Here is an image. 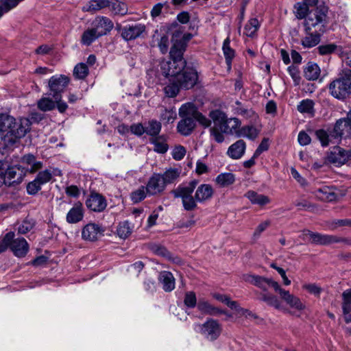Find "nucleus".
I'll use <instances>...</instances> for the list:
<instances>
[{
  "instance_id": "obj_32",
  "label": "nucleus",
  "mask_w": 351,
  "mask_h": 351,
  "mask_svg": "<svg viewBox=\"0 0 351 351\" xmlns=\"http://www.w3.org/2000/svg\"><path fill=\"white\" fill-rule=\"evenodd\" d=\"M181 171L180 168L170 167L160 174L164 182L167 185L176 182L180 178Z\"/></svg>"
},
{
  "instance_id": "obj_4",
  "label": "nucleus",
  "mask_w": 351,
  "mask_h": 351,
  "mask_svg": "<svg viewBox=\"0 0 351 351\" xmlns=\"http://www.w3.org/2000/svg\"><path fill=\"white\" fill-rule=\"evenodd\" d=\"M327 22V12L324 9L315 8L309 10L304 20L306 32L323 33Z\"/></svg>"
},
{
  "instance_id": "obj_62",
  "label": "nucleus",
  "mask_w": 351,
  "mask_h": 351,
  "mask_svg": "<svg viewBox=\"0 0 351 351\" xmlns=\"http://www.w3.org/2000/svg\"><path fill=\"white\" fill-rule=\"evenodd\" d=\"M337 46L335 44L322 45L318 47L319 52L321 55H328L334 52Z\"/></svg>"
},
{
  "instance_id": "obj_55",
  "label": "nucleus",
  "mask_w": 351,
  "mask_h": 351,
  "mask_svg": "<svg viewBox=\"0 0 351 351\" xmlns=\"http://www.w3.org/2000/svg\"><path fill=\"white\" fill-rule=\"evenodd\" d=\"M53 172L50 169H45L39 171L36 178L43 185L49 182L53 178Z\"/></svg>"
},
{
  "instance_id": "obj_23",
  "label": "nucleus",
  "mask_w": 351,
  "mask_h": 351,
  "mask_svg": "<svg viewBox=\"0 0 351 351\" xmlns=\"http://www.w3.org/2000/svg\"><path fill=\"white\" fill-rule=\"evenodd\" d=\"M84 208L81 202L75 203L66 215V220L69 223H76L83 219Z\"/></svg>"
},
{
  "instance_id": "obj_53",
  "label": "nucleus",
  "mask_w": 351,
  "mask_h": 351,
  "mask_svg": "<svg viewBox=\"0 0 351 351\" xmlns=\"http://www.w3.org/2000/svg\"><path fill=\"white\" fill-rule=\"evenodd\" d=\"M317 138L320 141L322 146H328L330 142H332L333 138L331 137L330 133L328 134L324 130H318L315 132Z\"/></svg>"
},
{
  "instance_id": "obj_59",
  "label": "nucleus",
  "mask_w": 351,
  "mask_h": 351,
  "mask_svg": "<svg viewBox=\"0 0 351 351\" xmlns=\"http://www.w3.org/2000/svg\"><path fill=\"white\" fill-rule=\"evenodd\" d=\"M184 303L189 308H194L197 304L195 293L193 291L186 292L185 294Z\"/></svg>"
},
{
  "instance_id": "obj_47",
  "label": "nucleus",
  "mask_w": 351,
  "mask_h": 351,
  "mask_svg": "<svg viewBox=\"0 0 351 351\" xmlns=\"http://www.w3.org/2000/svg\"><path fill=\"white\" fill-rule=\"evenodd\" d=\"M49 97H43L38 101V108L44 112L50 111L56 108L55 100H52Z\"/></svg>"
},
{
  "instance_id": "obj_41",
  "label": "nucleus",
  "mask_w": 351,
  "mask_h": 351,
  "mask_svg": "<svg viewBox=\"0 0 351 351\" xmlns=\"http://www.w3.org/2000/svg\"><path fill=\"white\" fill-rule=\"evenodd\" d=\"M230 38H226L223 41L222 47L226 62L229 69L231 68L232 60L234 57V51L230 47Z\"/></svg>"
},
{
  "instance_id": "obj_48",
  "label": "nucleus",
  "mask_w": 351,
  "mask_h": 351,
  "mask_svg": "<svg viewBox=\"0 0 351 351\" xmlns=\"http://www.w3.org/2000/svg\"><path fill=\"white\" fill-rule=\"evenodd\" d=\"M88 74V68L84 63L77 64L73 69V75L76 79L84 80Z\"/></svg>"
},
{
  "instance_id": "obj_26",
  "label": "nucleus",
  "mask_w": 351,
  "mask_h": 351,
  "mask_svg": "<svg viewBox=\"0 0 351 351\" xmlns=\"http://www.w3.org/2000/svg\"><path fill=\"white\" fill-rule=\"evenodd\" d=\"M213 189L210 184H203L199 186L195 191V198L198 202L210 199L213 195Z\"/></svg>"
},
{
  "instance_id": "obj_52",
  "label": "nucleus",
  "mask_w": 351,
  "mask_h": 351,
  "mask_svg": "<svg viewBox=\"0 0 351 351\" xmlns=\"http://www.w3.org/2000/svg\"><path fill=\"white\" fill-rule=\"evenodd\" d=\"M15 237L13 232H8L0 241V254L5 252L8 247L11 250L12 239Z\"/></svg>"
},
{
  "instance_id": "obj_57",
  "label": "nucleus",
  "mask_w": 351,
  "mask_h": 351,
  "mask_svg": "<svg viewBox=\"0 0 351 351\" xmlns=\"http://www.w3.org/2000/svg\"><path fill=\"white\" fill-rule=\"evenodd\" d=\"M235 110L238 114L243 116L245 117H252L254 114V112L251 108H247L243 106L240 101H237Z\"/></svg>"
},
{
  "instance_id": "obj_14",
  "label": "nucleus",
  "mask_w": 351,
  "mask_h": 351,
  "mask_svg": "<svg viewBox=\"0 0 351 351\" xmlns=\"http://www.w3.org/2000/svg\"><path fill=\"white\" fill-rule=\"evenodd\" d=\"M201 332L208 339L214 341L220 335L221 328L217 321L210 319L201 326Z\"/></svg>"
},
{
  "instance_id": "obj_28",
  "label": "nucleus",
  "mask_w": 351,
  "mask_h": 351,
  "mask_svg": "<svg viewBox=\"0 0 351 351\" xmlns=\"http://www.w3.org/2000/svg\"><path fill=\"white\" fill-rule=\"evenodd\" d=\"M245 147V143L239 140L229 147L227 154L232 159H239L244 154Z\"/></svg>"
},
{
  "instance_id": "obj_35",
  "label": "nucleus",
  "mask_w": 351,
  "mask_h": 351,
  "mask_svg": "<svg viewBox=\"0 0 351 351\" xmlns=\"http://www.w3.org/2000/svg\"><path fill=\"white\" fill-rule=\"evenodd\" d=\"M215 181L220 187H228L235 182V176L232 173H222L216 177Z\"/></svg>"
},
{
  "instance_id": "obj_44",
  "label": "nucleus",
  "mask_w": 351,
  "mask_h": 351,
  "mask_svg": "<svg viewBox=\"0 0 351 351\" xmlns=\"http://www.w3.org/2000/svg\"><path fill=\"white\" fill-rule=\"evenodd\" d=\"M261 300L268 305L274 307L276 309L285 311V308L282 307L280 301L274 295L263 293L261 295Z\"/></svg>"
},
{
  "instance_id": "obj_46",
  "label": "nucleus",
  "mask_w": 351,
  "mask_h": 351,
  "mask_svg": "<svg viewBox=\"0 0 351 351\" xmlns=\"http://www.w3.org/2000/svg\"><path fill=\"white\" fill-rule=\"evenodd\" d=\"M181 88L180 84L176 81L173 82V78H169V84L164 88V91L167 97H174L178 95Z\"/></svg>"
},
{
  "instance_id": "obj_36",
  "label": "nucleus",
  "mask_w": 351,
  "mask_h": 351,
  "mask_svg": "<svg viewBox=\"0 0 351 351\" xmlns=\"http://www.w3.org/2000/svg\"><path fill=\"white\" fill-rule=\"evenodd\" d=\"M150 142L154 145V150L158 153L164 154L168 150V145L164 136L152 137Z\"/></svg>"
},
{
  "instance_id": "obj_58",
  "label": "nucleus",
  "mask_w": 351,
  "mask_h": 351,
  "mask_svg": "<svg viewBox=\"0 0 351 351\" xmlns=\"http://www.w3.org/2000/svg\"><path fill=\"white\" fill-rule=\"evenodd\" d=\"M42 184L35 178L27 185V192L29 195H36L42 187Z\"/></svg>"
},
{
  "instance_id": "obj_24",
  "label": "nucleus",
  "mask_w": 351,
  "mask_h": 351,
  "mask_svg": "<svg viewBox=\"0 0 351 351\" xmlns=\"http://www.w3.org/2000/svg\"><path fill=\"white\" fill-rule=\"evenodd\" d=\"M158 280L165 292H171L175 289L176 280L170 271H162L160 272Z\"/></svg>"
},
{
  "instance_id": "obj_42",
  "label": "nucleus",
  "mask_w": 351,
  "mask_h": 351,
  "mask_svg": "<svg viewBox=\"0 0 351 351\" xmlns=\"http://www.w3.org/2000/svg\"><path fill=\"white\" fill-rule=\"evenodd\" d=\"M145 128L147 134L156 137L161 130V123L156 120H152L145 125Z\"/></svg>"
},
{
  "instance_id": "obj_15",
  "label": "nucleus",
  "mask_w": 351,
  "mask_h": 351,
  "mask_svg": "<svg viewBox=\"0 0 351 351\" xmlns=\"http://www.w3.org/2000/svg\"><path fill=\"white\" fill-rule=\"evenodd\" d=\"M86 205L94 212H102L107 206V202L101 194L92 193L86 199Z\"/></svg>"
},
{
  "instance_id": "obj_49",
  "label": "nucleus",
  "mask_w": 351,
  "mask_h": 351,
  "mask_svg": "<svg viewBox=\"0 0 351 351\" xmlns=\"http://www.w3.org/2000/svg\"><path fill=\"white\" fill-rule=\"evenodd\" d=\"M213 297L218 301L226 304L231 309H237L238 303L236 301L231 300L230 297L227 295L214 293Z\"/></svg>"
},
{
  "instance_id": "obj_22",
  "label": "nucleus",
  "mask_w": 351,
  "mask_h": 351,
  "mask_svg": "<svg viewBox=\"0 0 351 351\" xmlns=\"http://www.w3.org/2000/svg\"><path fill=\"white\" fill-rule=\"evenodd\" d=\"M182 120L178 123L177 129L179 133L184 136L189 135L195 127V122L192 115L180 116Z\"/></svg>"
},
{
  "instance_id": "obj_8",
  "label": "nucleus",
  "mask_w": 351,
  "mask_h": 351,
  "mask_svg": "<svg viewBox=\"0 0 351 351\" xmlns=\"http://www.w3.org/2000/svg\"><path fill=\"white\" fill-rule=\"evenodd\" d=\"M69 82V79L65 75L53 76L49 80L50 92L48 96H51L53 99L62 98L61 93L64 91Z\"/></svg>"
},
{
  "instance_id": "obj_31",
  "label": "nucleus",
  "mask_w": 351,
  "mask_h": 351,
  "mask_svg": "<svg viewBox=\"0 0 351 351\" xmlns=\"http://www.w3.org/2000/svg\"><path fill=\"white\" fill-rule=\"evenodd\" d=\"M108 5V0H90L82 8V10L84 12L95 13L101 9L107 8Z\"/></svg>"
},
{
  "instance_id": "obj_17",
  "label": "nucleus",
  "mask_w": 351,
  "mask_h": 351,
  "mask_svg": "<svg viewBox=\"0 0 351 351\" xmlns=\"http://www.w3.org/2000/svg\"><path fill=\"white\" fill-rule=\"evenodd\" d=\"M280 298L286 302L291 308L298 311H302L305 308V305L302 302L300 299L289 291H286L281 287L278 291Z\"/></svg>"
},
{
  "instance_id": "obj_20",
  "label": "nucleus",
  "mask_w": 351,
  "mask_h": 351,
  "mask_svg": "<svg viewBox=\"0 0 351 351\" xmlns=\"http://www.w3.org/2000/svg\"><path fill=\"white\" fill-rule=\"evenodd\" d=\"M11 251L16 257H24L29 251V245L24 238L18 237L14 239V237L12 239Z\"/></svg>"
},
{
  "instance_id": "obj_51",
  "label": "nucleus",
  "mask_w": 351,
  "mask_h": 351,
  "mask_svg": "<svg viewBox=\"0 0 351 351\" xmlns=\"http://www.w3.org/2000/svg\"><path fill=\"white\" fill-rule=\"evenodd\" d=\"M117 232L120 238L125 239L131 234L132 228L128 221H123L119 223Z\"/></svg>"
},
{
  "instance_id": "obj_60",
  "label": "nucleus",
  "mask_w": 351,
  "mask_h": 351,
  "mask_svg": "<svg viewBox=\"0 0 351 351\" xmlns=\"http://www.w3.org/2000/svg\"><path fill=\"white\" fill-rule=\"evenodd\" d=\"M183 207L186 210L190 211L194 210L197 207L196 199L195 197L189 196L182 199Z\"/></svg>"
},
{
  "instance_id": "obj_21",
  "label": "nucleus",
  "mask_w": 351,
  "mask_h": 351,
  "mask_svg": "<svg viewBox=\"0 0 351 351\" xmlns=\"http://www.w3.org/2000/svg\"><path fill=\"white\" fill-rule=\"evenodd\" d=\"M145 30V25L141 23L125 26L122 29L121 36L125 40H131L140 36Z\"/></svg>"
},
{
  "instance_id": "obj_1",
  "label": "nucleus",
  "mask_w": 351,
  "mask_h": 351,
  "mask_svg": "<svg viewBox=\"0 0 351 351\" xmlns=\"http://www.w3.org/2000/svg\"><path fill=\"white\" fill-rule=\"evenodd\" d=\"M31 122L27 118L16 120L12 116L0 115V136L6 145H12L30 130Z\"/></svg>"
},
{
  "instance_id": "obj_10",
  "label": "nucleus",
  "mask_w": 351,
  "mask_h": 351,
  "mask_svg": "<svg viewBox=\"0 0 351 351\" xmlns=\"http://www.w3.org/2000/svg\"><path fill=\"white\" fill-rule=\"evenodd\" d=\"M186 64V62L185 60L177 62L170 59L169 60H162L160 63V69L165 77L174 78L184 69Z\"/></svg>"
},
{
  "instance_id": "obj_25",
  "label": "nucleus",
  "mask_w": 351,
  "mask_h": 351,
  "mask_svg": "<svg viewBox=\"0 0 351 351\" xmlns=\"http://www.w3.org/2000/svg\"><path fill=\"white\" fill-rule=\"evenodd\" d=\"M197 184V181L194 180L191 181L187 185H180L175 190L172 191L175 197H180L182 199L189 197L192 195L194 189Z\"/></svg>"
},
{
  "instance_id": "obj_18",
  "label": "nucleus",
  "mask_w": 351,
  "mask_h": 351,
  "mask_svg": "<svg viewBox=\"0 0 351 351\" xmlns=\"http://www.w3.org/2000/svg\"><path fill=\"white\" fill-rule=\"evenodd\" d=\"M104 230L95 223H88L82 230V239L86 241H94L103 235Z\"/></svg>"
},
{
  "instance_id": "obj_6",
  "label": "nucleus",
  "mask_w": 351,
  "mask_h": 351,
  "mask_svg": "<svg viewBox=\"0 0 351 351\" xmlns=\"http://www.w3.org/2000/svg\"><path fill=\"white\" fill-rule=\"evenodd\" d=\"M302 237L304 240L306 239V237H309L312 243L322 245H330L344 241L343 239L335 235L322 234L318 232H311L308 230H304Z\"/></svg>"
},
{
  "instance_id": "obj_54",
  "label": "nucleus",
  "mask_w": 351,
  "mask_h": 351,
  "mask_svg": "<svg viewBox=\"0 0 351 351\" xmlns=\"http://www.w3.org/2000/svg\"><path fill=\"white\" fill-rule=\"evenodd\" d=\"M146 187L141 186L130 194V197L134 203H138L146 197Z\"/></svg>"
},
{
  "instance_id": "obj_63",
  "label": "nucleus",
  "mask_w": 351,
  "mask_h": 351,
  "mask_svg": "<svg viewBox=\"0 0 351 351\" xmlns=\"http://www.w3.org/2000/svg\"><path fill=\"white\" fill-rule=\"evenodd\" d=\"M34 223L29 220H25L23 223L19 226L18 232L19 234H26L29 231H30L34 227Z\"/></svg>"
},
{
  "instance_id": "obj_5",
  "label": "nucleus",
  "mask_w": 351,
  "mask_h": 351,
  "mask_svg": "<svg viewBox=\"0 0 351 351\" xmlns=\"http://www.w3.org/2000/svg\"><path fill=\"white\" fill-rule=\"evenodd\" d=\"M326 160L336 167H340L351 160V149L335 146L327 154Z\"/></svg>"
},
{
  "instance_id": "obj_29",
  "label": "nucleus",
  "mask_w": 351,
  "mask_h": 351,
  "mask_svg": "<svg viewBox=\"0 0 351 351\" xmlns=\"http://www.w3.org/2000/svg\"><path fill=\"white\" fill-rule=\"evenodd\" d=\"M185 42L182 40H176L170 50V59L179 62L180 60H185L183 58V53L185 51Z\"/></svg>"
},
{
  "instance_id": "obj_7",
  "label": "nucleus",
  "mask_w": 351,
  "mask_h": 351,
  "mask_svg": "<svg viewBox=\"0 0 351 351\" xmlns=\"http://www.w3.org/2000/svg\"><path fill=\"white\" fill-rule=\"evenodd\" d=\"M302 237L304 240L306 239V237H309L312 243L322 245H330L344 241L343 239L335 235L322 234L318 232H311L308 230H304Z\"/></svg>"
},
{
  "instance_id": "obj_13",
  "label": "nucleus",
  "mask_w": 351,
  "mask_h": 351,
  "mask_svg": "<svg viewBox=\"0 0 351 351\" xmlns=\"http://www.w3.org/2000/svg\"><path fill=\"white\" fill-rule=\"evenodd\" d=\"M244 280L265 291L267 290L268 287H272L276 292H278L280 287V285L272 279L258 276L246 275L244 276Z\"/></svg>"
},
{
  "instance_id": "obj_33",
  "label": "nucleus",
  "mask_w": 351,
  "mask_h": 351,
  "mask_svg": "<svg viewBox=\"0 0 351 351\" xmlns=\"http://www.w3.org/2000/svg\"><path fill=\"white\" fill-rule=\"evenodd\" d=\"M316 197L326 202H332L336 199L335 193L328 186H324L315 191Z\"/></svg>"
},
{
  "instance_id": "obj_12",
  "label": "nucleus",
  "mask_w": 351,
  "mask_h": 351,
  "mask_svg": "<svg viewBox=\"0 0 351 351\" xmlns=\"http://www.w3.org/2000/svg\"><path fill=\"white\" fill-rule=\"evenodd\" d=\"M166 186L161 174L154 173L147 183L146 191L150 195H160L165 190Z\"/></svg>"
},
{
  "instance_id": "obj_19",
  "label": "nucleus",
  "mask_w": 351,
  "mask_h": 351,
  "mask_svg": "<svg viewBox=\"0 0 351 351\" xmlns=\"http://www.w3.org/2000/svg\"><path fill=\"white\" fill-rule=\"evenodd\" d=\"M350 125L345 119H339L337 120L334 125L333 129L330 131V136L334 140H336L333 143L341 141V138L346 133H350Z\"/></svg>"
},
{
  "instance_id": "obj_61",
  "label": "nucleus",
  "mask_w": 351,
  "mask_h": 351,
  "mask_svg": "<svg viewBox=\"0 0 351 351\" xmlns=\"http://www.w3.org/2000/svg\"><path fill=\"white\" fill-rule=\"evenodd\" d=\"M186 149L182 145H177L172 151V157L176 160H182L186 154Z\"/></svg>"
},
{
  "instance_id": "obj_27",
  "label": "nucleus",
  "mask_w": 351,
  "mask_h": 351,
  "mask_svg": "<svg viewBox=\"0 0 351 351\" xmlns=\"http://www.w3.org/2000/svg\"><path fill=\"white\" fill-rule=\"evenodd\" d=\"M21 162L27 166V171L31 173L43 168V164L40 161L36 160L35 156L32 154H27L21 158Z\"/></svg>"
},
{
  "instance_id": "obj_37",
  "label": "nucleus",
  "mask_w": 351,
  "mask_h": 351,
  "mask_svg": "<svg viewBox=\"0 0 351 351\" xmlns=\"http://www.w3.org/2000/svg\"><path fill=\"white\" fill-rule=\"evenodd\" d=\"M306 33L307 35L302 40V44L304 47L311 48L319 43L322 33H314L313 31Z\"/></svg>"
},
{
  "instance_id": "obj_38",
  "label": "nucleus",
  "mask_w": 351,
  "mask_h": 351,
  "mask_svg": "<svg viewBox=\"0 0 351 351\" xmlns=\"http://www.w3.org/2000/svg\"><path fill=\"white\" fill-rule=\"evenodd\" d=\"M304 73L307 80H315L319 76L320 69L317 64L309 62L305 67Z\"/></svg>"
},
{
  "instance_id": "obj_11",
  "label": "nucleus",
  "mask_w": 351,
  "mask_h": 351,
  "mask_svg": "<svg viewBox=\"0 0 351 351\" xmlns=\"http://www.w3.org/2000/svg\"><path fill=\"white\" fill-rule=\"evenodd\" d=\"M179 115H192L194 120L198 121L200 125L205 128H208L211 125V121L199 112L195 105L191 103L183 104L179 109Z\"/></svg>"
},
{
  "instance_id": "obj_43",
  "label": "nucleus",
  "mask_w": 351,
  "mask_h": 351,
  "mask_svg": "<svg viewBox=\"0 0 351 351\" xmlns=\"http://www.w3.org/2000/svg\"><path fill=\"white\" fill-rule=\"evenodd\" d=\"M101 37L93 27L86 29L82 36L81 41L85 45H90L96 39Z\"/></svg>"
},
{
  "instance_id": "obj_16",
  "label": "nucleus",
  "mask_w": 351,
  "mask_h": 351,
  "mask_svg": "<svg viewBox=\"0 0 351 351\" xmlns=\"http://www.w3.org/2000/svg\"><path fill=\"white\" fill-rule=\"evenodd\" d=\"M93 27L100 36L106 35L114 27L113 22L108 17L97 16L93 21Z\"/></svg>"
},
{
  "instance_id": "obj_50",
  "label": "nucleus",
  "mask_w": 351,
  "mask_h": 351,
  "mask_svg": "<svg viewBox=\"0 0 351 351\" xmlns=\"http://www.w3.org/2000/svg\"><path fill=\"white\" fill-rule=\"evenodd\" d=\"M20 170L19 166L12 167L8 168L5 171V182L3 184H8L10 185L12 183V180L14 179L16 176L17 171ZM15 180H13L12 182H14Z\"/></svg>"
},
{
  "instance_id": "obj_64",
  "label": "nucleus",
  "mask_w": 351,
  "mask_h": 351,
  "mask_svg": "<svg viewBox=\"0 0 351 351\" xmlns=\"http://www.w3.org/2000/svg\"><path fill=\"white\" fill-rule=\"evenodd\" d=\"M351 226V220L350 219H337L332 221L329 224V228L330 230H335L338 227L340 226Z\"/></svg>"
},
{
  "instance_id": "obj_34",
  "label": "nucleus",
  "mask_w": 351,
  "mask_h": 351,
  "mask_svg": "<svg viewBox=\"0 0 351 351\" xmlns=\"http://www.w3.org/2000/svg\"><path fill=\"white\" fill-rule=\"evenodd\" d=\"M259 134V130L252 125H245L237 129L236 135L238 137H246L249 139H255Z\"/></svg>"
},
{
  "instance_id": "obj_3",
  "label": "nucleus",
  "mask_w": 351,
  "mask_h": 351,
  "mask_svg": "<svg viewBox=\"0 0 351 351\" xmlns=\"http://www.w3.org/2000/svg\"><path fill=\"white\" fill-rule=\"evenodd\" d=\"M330 94L338 99H344L351 94V70L346 69L328 86Z\"/></svg>"
},
{
  "instance_id": "obj_9",
  "label": "nucleus",
  "mask_w": 351,
  "mask_h": 351,
  "mask_svg": "<svg viewBox=\"0 0 351 351\" xmlns=\"http://www.w3.org/2000/svg\"><path fill=\"white\" fill-rule=\"evenodd\" d=\"M197 72L191 67L185 66L184 69L173 78L183 88L189 89L193 88L197 81Z\"/></svg>"
},
{
  "instance_id": "obj_40",
  "label": "nucleus",
  "mask_w": 351,
  "mask_h": 351,
  "mask_svg": "<svg viewBox=\"0 0 351 351\" xmlns=\"http://www.w3.org/2000/svg\"><path fill=\"white\" fill-rule=\"evenodd\" d=\"M109 5L108 8L115 14L119 15H125L128 13V5L121 1L118 0H108Z\"/></svg>"
},
{
  "instance_id": "obj_2",
  "label": "nucleus",
  "mask_w": 351,
  "mask_h": 351,
  "mask_svg": "<svg viewBox=\"0 0 351 351\" xmlns=\"http://www.w3.org/2000/svg\"><path fill=\"white\" fill-rule=\"evenodd\" d=\"M209 116L213 122V126L210 128V136L217 143L224 141L223 134H236L241 125L238 119H228L226 114L219 110L210 112Z\"/></svg>"
},
{
  "instance_id": "obj_45",
  "label": "nucleus",
  "mask_w": 351,
  "mask_h": 351,
  "mask_svg": "<svg viewBox=\"0 0 351 351\" xmlns=\"http://www.w3.org/2000/svg\"><path fill=\"white\" fill-rule=\"evenodd\" d=\"M260 26L257 19H250L244 27V34L249 37H253Z\"/></svg>"
},
{
  "instance_id": "obj_39",
  "label": "nucleus",
  "mask_w": 351,
  "mask_h": 351,
  "mask_svg": "<svg viewBox=\"0 0 351 351\" xmlns=\"http://www.w3.org/2000/svg\"><path fill=\"white\" fill-rule=\"evenodd\" d=\"M245 196L252 204H258L260 206H264L270 202L269 198L267 196L262 194H258L253 191H248L245 194Z\"/></svg>"
},
{
  "instance_id": "obj_30",
  "label": "nucleus",
  "mask_w": 351,
  "mask_h": 351,
  "mask_svg": "<svg viewBox=\"0 0 351 351\" xmlns=\"http://www.w3.org/2000/svg\"><path fill=\"white\" fill-rule=\"evenodd\" d=\"M197 308L199 311L204 314L210 315H217L218 314H226V312L220 308L214 306L205 300H199L197 304Z\"/></svg>"
},
{
  "instance_id": "obj_56",
  "label": "nucleus",
  "mask_w": 351,
  "mask_h": 351,
  "mask_svg": "<svg viewBox=\"0 0 351 351\" xmlns=\"http://www.w3.org/2000/svg\"><path fill=\"white\" fill-rule=\"evenodd\" d=\"M314 103L312 100H302L298 106V110L302 113H311L313 110Z\"/></svg>"
}]
</instances>
